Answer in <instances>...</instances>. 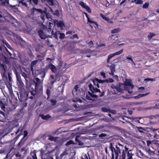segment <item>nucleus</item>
<instances>
[{
    "label": "nucleus",
    "instance_id": "55",
    "mask_svg": "<svg viewBox=\"0 0 159 159\" xmlns=\"http://www.w3.org/2000/svg\"><path fill=\"white\" fill-rule=\"evenodd\" d=\"M126 152L124 150H123L122 154V159H125V157Z\"/></svg>",
    "mask_w": 159,
    "mask_h": 159
},
{
    "label": "nucleus",
    "instance_id": "25",
    "mask_svg": "<svg viewBox=\"0 0 159 159\" xmlns=\"http://www.w3.org/2000/svg\"><path fill=\"white\" fill-rule=\"evenodd\" d=\"M43 13L45 14L46 17L48 18H51V16L47 12V9L45 8V10L43 11Z\"/></svg>",
    "mask_w": 159,
    "mask_h": 159
},
{
    "label": "nucleus",
    "instance_id": "40",
    "mask_svg": "<svg viewBox=\"0 0 159 159\" xmlns=\"http://www.w3.org/2000/svg\"><path fill=\"white\" fill-rule=\"evenodd\" d=\"M155 35V34H153L152 33H150L148 36V38L149 40H150Z\"/></svg>",
    "mask_w": 159,
    "mask_h": 159
},
{
    "label": "nucleus",
    "instance_id": "13",
    "mask_svg": "<svg viewBox=\"0 0 159 159\" xmlns=\"http://www.w3.org/2000/svg\"><path fill=\"white\" fill-rule=\"evenodd\" d=\"M116 149L115 150V153L116 155L115 159H118L119 154L120 153V148L118 147V145H116Z\"/></svg>",
    "mask_w": 159,
    "mask_h": 159
},
{
    "label": "nucleus",
    "instance_id": "64",
    "mask_svg": "<svg viewBox=\"0 0 159 159\" xmlns=\"http://www.w3.org/2000/svg\"><path fill=\"white\" fill-rule=\"evenodd\" d=\"M100 74H101V75L103 77V78L105 79V78H106L105 74L104 72H101Z\"/></svg>",
    "mask_w": 159,
    "mask_h": 159
},
{
    "label": "nucleus",
    "instance_id": "3",
    "mask_svg": "<svg viewBox=\"0 0 159 159\" xmlns=\"http://www.w3.org/2000/svg\"><path fill=\"white\" fill-rule=\"evenodd\" d=\"M149 129L152 133L151 136L154 138H159V128H154L152 127L150 128Z\"/></svg>",
    "mask_w": 159,
    "mask_h": 159
},
{
    "label": "nucleus",
    "instance_id": "54",
    "mask_svg": "<svg viewBox=\"0 0 159 159\" xmlns=\"http://www.w3.org/2000/svg\"><path fill=\"white\" fill-rule=\"evenodd\" d=\"M79 4L82 7L84 8L86 6L85 5L84 3L82 1H80L79 2Z\"/></svg>",
    "mask_w": 159,
    "mask_h": 159
},
{
    "label": "nucleus",
    "instance_id": "34",
    "mask_svg": "<svg viewBox=\"0 0 159 159\" xmlns=\"http://www.w3.org/2000/svg\"><path fill=\"white\" fill-rule=\"evenodd\" d=\"M115 66L116 65L114 64H112L110 66V69L111 71H115Z\"/></svg>",
    "mask_w": 159,
    "mask_h": 159
},
{
    "label": "nucleus",
    "instance_id": "7",
    "mask_svg": "<svg viewBox=\"0 0 159 159\" xmlns=\"http://www.w3.org/2000/svg\"><path fill=\"white\" fill-rule=\"evenodd\" d=\"M36 82H35V92L37 93L38 91L39 87L40 84V80L38 78H35Z\"/></svg>",
    "mask_w": 159,
    "mask_h": 159
},
{
    "label": "nucleus",
    "instance_id": "49",
    "mask_svg": "<svg viewBox=\"0 0 159 159\" xmlns=\"http://www.w3.org/2000/svg\"><path fill=\"white\" fill-rule=\"evenodd\" d=\"M75 141L77 143H78V144L79 145H83V142H81L80 140H79V139H77L76 137V138L75 139Z\"/></svg>",
    "mask_w": 159,
    "mask_h": 159
},
{
    "label": "nucleus",
    "instance_id": "44",
    "mask_svg": "<svg viewBox=\"0 0 159 159\" xmlns=\"http://www.w3.org/2000/svg\"><path fill=\"white\" fill-rule=\"evenodd\" d=\"M59 35L60 36L59 38L61 39H64L65 37V34L64 33H61L60 32Z\"/></svg>",
    "mask_w": 159,
    "mask_h": 159
},
{
    "label": "nucleus",
    "instance_id": "37",
    "mask_svg": "<svg viewBox=\"0 0 159 159\" xmlns=\"http://www.w3.org/2000/svg\"><path fill=\"white\" fill-rule=\"evenodd\" d=\"M53 24L51 22H49V27L48 29V32H50L52 31V27L53 26Z\"/></svg>",
    "mask_w": 159,
    "mask_h": 159
},
{
    "label": "nucleus",
    "instance_id": "20",
    "mask_svg": "<svg viewBox=\"0 0 159 159\" xmlns=\"http://www.w3.org/2000/svg\"><path fill=\"white\" fill-rule=\"evenodd\" d=\"M54 31L53 30H52L51 32L52 34L53 35V37L57 39H58V36L59 35L60 31H56L54 34Z\"/></svg>",
    "mask_w": 159,
    "mask_h": 159
},
{
    "label": "nucleus",
    "instance_id": "51",
    "mask_svg": "<svg viewBox=\"0 0 159 159\" xmlns=\"http://www.w3.org/2000/svg\"><path fill=\"white\" fill-rule=\"evenodd\" d=\"M46 93L47 95H48L47 98H48L49 97L51 94V91L49 89H47Z\"/></svg>",
    "mask_w": 159,
    "mask_h": 159
},
{
    "label": "nucleus",
    "instance_id": "10",
    "mask_svg": "<svg viewBox=\"0 0 159 159\" xmlns=\"http://www.w3.org/2000/svg\"><path fill=\"white\" fill-rule=\"evenodd\" d=\"M83 13L85 15L86 18H87V21L88 22L90 23L94 24L95 25L97 26H98V24L96 22L93 21L91 20L89 17V16L88 15L87 13L84 12H83Z\"/></svg>",
    "mask_w": 159,
    "mask_h": 159
},
{
    "label": "nucleus",
    "instance_id": "43",
    "mask_svg": "<svg viewBox=\"0 0 159 159\" xmlns=\"http://www.w3.org/2000/svg\"><path fill=\"white\" fill-rule=\"evenodd\" d=\"M105 81L107 83H111L114 82V80L110 78L108 79H105Z\"/></svg>",
    "mask_w": 159,
    "mask_h": 159
},
{
    "label": "nucleus",
    "instance_id": "23",
    "mask_svg": "<svg viewBox=\"0 0 159 159\" xmlns=\"http://www.w3.org/2000/svg\"><path fill=\"white\" fill-rule=\"evenodd\" d=\"M101 110L102 111L104 112H108L110 113H112V110H111L110 109L107 108L106 107H102V108Z\"/></svg>",
    "mask_w": 159,
    "mask_h": 159
},
{
    "label": "nucleus",
    "instance_id": "61",
    "mask_svg": "<svg viewBox=\"0 0 159 159\" xmlns=\"http://www.w3.org/2000/svg\"><path fill=\"white\" fill-rule=\"evenodd\" d=\"M24 137L23 138H22L23 139L27 135V134H28V132H27V131L26 130L24 131Z\"/></svg>",
    "mask_w": 159,
    "mask_h": 159
},
{
    "label": "nucleus",
    "instance_id": "15",
    "mask_svg": "<svg viewBox=\"0 0 159 159\" xmlns=\"http://www.w3.org/2000/svg\"><path fill=\"white\" fill-rule=\"evenodd\" d=\"M121 85H123V84H121L120 83H118L116 85L115 89L118 92H121L122 90V89L120 88Z\"/></svg>",
    "mask_w": 159,
    "mask_h": 159
},
{
    "label": "nucleus",
    "instance_id": "38",
    "mask_svg": "<svg viewBox=\"0 0 159 159\" xmlns=\"http://www.w3.org/2000/svg\"><path fill=\"white\" fill-rule=\"evenodd\" d=\"M109 146L111 152L115 151V148L113 147L112 143H110Z\"/></svg>",
    "mask_w": 159,
    "mask_h": 159
},
{
    "label": "nucleus",
    "instance_id": "32",
    "mask_svg": "<svg viewBox=\"0 0 159 159\" xmlns=\"http://www.w3.org/2000/svg\"><path fill=\"white\" fill-rule=\"evenodd\" d=\"M95 80H96L98 82V84H102L103 83L106 82L105 81V79L103 80H102L100 79H98L97 78H95Z\"/></svg>",
    "mask_w": 159,
    "mask_h": 159
},
{
    "label": "nucleus",
    "instance_id": "26",
    "mask_svg": "<svg viewBox=\"0 0 159 159\" xmlns=\"http://www.w3.org/2000/svg\"><path fill=\"white\" fill-rule=\"evenodd\" d=\"M0 107H1L2 110L5 111V105L1 99L0 100Z\"/></svg>",
    "mask_w": 159,
    "mask_h": 159
},
{
    "label": "nucleus",
    "instance_id": "45",
    "mask_svg": "<svg viewBox=\"0 0 159 159\" xmlns=\"http://www.w3.org/2000/svg\"><path fill=\"white\" fill-rule=\"evenodd\" d=\"M123 52V49H122L119 51H118L114 53V56L117 55L121 54Z\"/></svg>",
    "mask_w": 159,
    "mask_h": 159
},
{
    "label": "nucleus",
    "instance_id": "63",
    "mask_svg": "<svg viewBox=\"0 0 159 159\" xmlns=\"http://www.w3.org/2000/svg\"><path fill=\"white\" fill-rule=\"evenodd\" d=\"M0 114L2 115L4 118H5L6 116V114L4 112L0 111Z\"/></svg>",
    "mask_w": 159,
    "mask_h": 159
},
{
    "label": "nucleus",
    "instance_id": "50",
    "mask_svg": "<svg viewBox=\"0 0 159 159\" xmlns=\"http://www.w3.org/2000/svg\"><path fill=\"white\" fill-rule=\"evenodd\" d=\"M42 72L43 73V74L41 76V78L43 80L44 78L45 77L46 75V72L45 70V69H43V70L42 71Z\"/></svg>",
    "mask_w": 159,
    "mask_h": 159
},
{
    "label": "nucleus",
    "instance_id": "21",
    "mask_svg": "<svg viewBox=\"0 0 159 159\" xmlns=\"http://www.w3.org/2000/svg\"><path fill=\"white\" fill-rule=\"evenodd\" d=\"M131 3H135L136 4H142L143 3V0H132L130 1Z\"/></svg>",
    "mask_w": 159,
    "mask_h": 159
},
{
    "label": "nucleus",
    "instance_id": "24",
    "mask_svg": "<svg viewBox=\"0 0 159 159\" xmlns=\"http://www.w3.org/2000/svg\"><path fill=\"white\" fill-rule=\"evenodd\" d=\"M27 2L30 4H32V2L35 5H37L38 3L39 0H27Z\"/></svg>",
    "mask_w": 159,
    "mask_h": 159
},
{
    "label": "nucleus",
    "instance_id": "39",
    "mask_svg": "<svg viewBox=\"0 0 159 159\" xmlns=\"http://www.w3.org/2000/svg\"><path fill=\"white\" fill-rule=\"evenodd\" d=\"M74 142L72 140H70L68 141L66 144L65 145L66 146H67L71 144H74Z\"/></svg>",
    "mask_w": 159,
    "mask_h": 159
},
{
    "label": "nucleus",
    "instance_id": "6",
    "mask_svg": "<svg viewBox=\"0 0 159 159\" xmlns=\"http://www.w3.org/2000/svg\"><path fill=\"white\" fill-rule=\"evenodd\" d=\"M49 153H45L44 151L41 152V155L42 159H53V157L51 156H48Z\"/></svg>",
    "mask_w": 159,
    "mask_h": 159
},
{
    "label": "nucleus",
    "instance_id": "59",
    "mask_svg": "<svg viewBox=\"0 0 159 159\" xmlns=\"http://www.w3.org/2000/svg\"><path fill=\"white\" fill-rule=\"evenodd\" d=\"M45 16V15L44 13L41 14L40 16L42 20H43V21L44 20Z\"/></svg>",
    "mask_w": 159,
    "mask_h": 159
},
{
    "label": "nucleus",
    "instance_id": "62",
    "mask_svg": "<svg viewBox=\"0 0 159 159\" xmlns=\"http://www.w3.org/2000/svg\"><path fill=\"white\" fill-rule=\"evenodd\" d=\"M114 56H115L114 53L113 54H111L110 55H109L108 57V59H111L112 57H113Z\"/></svg>",
    "mask_w": 159,
    "mask_h": 159
},
{
    "label": "nucleus",
    "instance_id": "47",
    "mask_svg": "<svg viewBox=\"0 0 159 159\" xmlns=\"http://www.w3.org/2000/svg\"><path fill=\"white\" fill-rule=\"evenodd\" d=\"M50 102L51 103V105L53 106H55L57 102L56 100L52 99L51 100Z\"/></svg>",
    "mask_w": 159,
    "mask_h": 159
},
{
    "label": "nucleus",
    "instance_id": "16",
    "mask_svg": "<svg viewBox=\"0 0 159 159\" xmlns=\"http://www.w3.org/2000/svg\"><path fill=\"white\" fill-rule=\"evenodd\" d=\"M39 116L41 117L44 120H48L50 118L51 116L49 114H47L46 115H44L43 114H40L39 115Z\"/></svg>",
    "mask_w": 159,
    "mask_h": 159
},
{
    "label": "nucleus",
    "instance_id": "33",
    "mask_svg": "<svg viewBox=\"0 0 159 159\" xmlns=\"http://www.w3.org/2000/svg\"><path fill=\"white\" fill-rule=\"evenodd\" d=\"M124 85L125 86H131V89H132L134 88V86L131 85V84L129 81H126L124 82Z\"/></svg>",
    "mask_w": 159,
    "mask_h": 159
},
{
    "label": "nucleus",
    "instance_id": "1",
    "mask_svg": "<svg viewBox=\"0 0 159 159\" xmlns=\"http://www.w3.org/2000/svg\"><path fill=\"white\" fill-rule=\"evenodd\" d=\"M92 81L95 87H94L93 85L91 83L89 84L88 85L89 89L91 91L92 93L88 91V93L89 95L92 98H97L98 96L97 95L94 94V93L97 92L101 93L100 90L98 89L100 88V85L98 82L95 80V79H92Z\"/></svg>",
    "mask_w": 159,
    "mask_h": 159
},
{
    "label": "nucleus",
    "instance_id": "57",
    "mask_svg": "<svg viewBox=\"0 0 159 159\" xmlns=\"http://www.w3.org/2000/svg\"><path fill=\"white\" fill-rule=\"evenodd\" d=\"M3 43H4L6 46H7V47L10 49V48H11L10 45L8 44V43L6 41H3Z\"/></svg>",
    "mask_w": 159,
    "mask_h": 159
},
{
    "label": "nucleus",
    "instance_id": "60",
    "mask_svg": "<svg viewBox=\"0 0 159 159\" xmlns=\"http://www.w3.org/2000/svg\"><path fill=\"white\" fill-rule=\"evenodd\" d=\"M147 145L148 147H149L150 145H152V141L150 140H147Z\"/></svg>",
    "mask_w": 159,
    "mask_h": 159
},
{
    "label": "nucleus",
    "instance_id": "2",
    "mask_svg": "<svg viewBox=\"0 0 159 159\" xmlns=\"http://www.w3.org/2000/svg\"><path fill=\"white\" fill-rule=\"evenodd\" d=\"M15 73L16 77L17 82L18 85V87L21 89L23 88L24 86V85L22 82V80L21 79L20 73L17 72L16 70L15 71Z\"/></svg>",
    "mask_w": 159,
    "mask_h": 159
},
{
    "label": "nucleus",
    "instance_id": "14",
    "mask_svg": "<svg viewBox=\"0 0 159 159\" xmlns=\"http://www.w3.org/2000/svg\"><path fill=\"white\" fill-rule=\"evenodd\" d=\"M57 25L58 27H60L61 30H63L64 27H65V25L63 21H59L57 22Z\"/></svg>",
    "mask_w": 159,
    "mask_h": 159
},
{
    "label": "nucleus",
    "instance_id": "27",
    "mask_svg": "<svg viewBox=\"0 0 159 159\" xmlns=\"http://www.w3.org/2000/svg\"><path fill=\"white\" fill-rule=\"evenodd\" d=\"M120 31V29L119 28H115L112 30L111 31V33L112 34H114L115 33H117Z\"/></svg>",
    "mask_w": 159,
    "mask_h": 159
},
{
    "label": "nucleus",
    "instance_id": "52",
    "mask_svg": "<svg viewBox=\"0 0 159 159\" xmlns=\"http://www.w3.org/2000/svg\"><path fill=\"white\" fill-rule=\"evenodd\" d=\"M84 8L89 13H91V12H92L91 10V9L89 7L86 6Z\"/></svg>",
    "mask_w": 159,
    "mask_h": 159
},
{
    "label": "nucleus",
    "instance_id": "58",
    "mask_svg": "<svg viewBox=\"0 0 159 159\" xmlns=\"http://www.w3.org/2000/svg\"><path fill=\"white\" fill-rule=\"evenodd\" d=\"M23 139H22L20 141V142L18 143V145L19 146H22L23 144H24V142H22V140Z\"/></svg>",
    "mask_w": 159,
    "mask_h": 159
},
{
    "label": "nucleus",
    "instance_id": "48",
    "mask_svg": "<svg viewBox=\"0 0 159 159\" xmlns=\"http://www.w3.org/2000/svg\"><path fill=\"white\" fill-rule=\"evenodd\" d=\"M149 5V3L148 2H145L143 6V8L145 9L147 8Z\"/></svg>",
    "mask_w": 159,
    "mask_h": 159
},
{
    "label": "nucleus",
    "instance_id": "29",
    "mask_svg": "<svg viewBox=\"0 0 159 159\" xmlns=\"http://www.w3.org/2000/svg\"><path fill=\"white\" fill-rule=\"evenodd\" d=\"M146 151L149 155H152L155 154V151H152L150 148H147L146 149Z\"/></svg>",
    "mask_w": 159,
    "mask_h": 159
},
{
    "label": "nucleus",
    "instance_id": "8",
    "mask_svg": "<svg viewBox=\"0 0 159 159\" xmlns=\"http://www.w3.org/2000/svg\"><path fill=\"white\" fill-rule=\"evenodd\" d=\"M39 35L40 38L42 39H45L47 38V36L44 33L43 31L42 30H39L38 31Z\"/></svg>",
    "mask_w": 159,
    "mask_h": 159
},
{
    "label": "nucleus",
    "instance_id": "31",
    "mask_svg": "<svg viewBox=\"0 0 159 159\" xmlns=\"http://www.w3.org/2000/svg\"><path fill=\"white\" fill-rule=\"evenodd\" d=\"M107 135V134L104 133H101L98 135L99 138L101 139H103L104 137H106Z\"/></svg>",
    "mask_w": 159,
    "mask_h": 159
},
{
    "label": "nucleus",
    "instance_id": "9",
    "mask_svg": "<svg viewBox=\"0 0 159 159\" xmlns=\"http://www.w3.org/2000/svg\"><path fill=\"white\" fill-rule=\"evenodd\" d=\"M0 67L1 68V72L2 75L4 76V75L6 72L7 69V66L3 64H0Z\"/></svg>",
    "mask_w": 159,
    "mask_h": 159
},
{
    "label": "nucleus",
    "instance_id": "18",
    "mask_svg": "<svg viewBox=\"0 0 159 159\" xmlns=\"http://www.w3.org/2000/svg\"><path fill=\"white\" fill-rule=\"evenodd\" d=\"M36 152V151L35 150H34L32 152H30V156L31 157L32 159H37Z\"/></svg>",
    "mask_w": 159,
    "mask_h": 159
},
{
    "label": "nucleus",
    "instance_id": "19",
    "mask_svg": "<svg viewBox=\"0 0 159 159\" xmlns=\"http://www.w3.org/2000/svg\"><path fill=\"white\" fill-rule=\"evenodd\" d=\"M48 136L49 137L48 139L49 140L55 142H56L57 141V139L59 138L58 137H55L51 135H49Z\"/></svg>",
    "mask_w": 159,
    "mask_h": 159
},
{
    "label": "nucleus",
    "instance_id": "35",
    "mask_svg": "<svg viewBox=\"0 0 159 159\" xmlns=\"http://www.w3.org/2000/svg\"><path fill=\"white\" fill-rule=\"evenodd\" d=\"M7 88H8V90L9 92V93L10 95H12V94L13 93V92L12 91V87L11 85H10L9 86H8V85H7Z\"/></svg>",
    "mask_w": 159,
    "mask_h": 159
},
{
    "label": "nucleus",
    "instance_id": "30",
    "mask_svg": "<svg viewBox=\"0 0 159 159\" xmlns=\"http://www.w3.org/2000/svg\"><path fill=\"white\" fill-rule=\"evenodd\" d=\"M136 128H137V130H138L139 132L140 133H143V130H145L144 128L141 127L136 126Z\"/></svg>",
    "mask_w": 159,
    "mask_h": 159
},
{
    "label": "nucleus",
    "instance_id": "28",
    "mask_svg": "<svg viewBox=\"0 0 159 159\" xmlns=\"http://www.w3.org/2000/svg\"><path fill=\"white\" fill-rule=\"evenodd\" d=\"M49 8L50 9L52 12V13H53L54 15H55L57 16H58L59 15V12L58 10H56L54 11V12H53V11L52 10V9L50 7H49Z\"/></svg>",
    "mask_w": 159,
    "mask_h": 159
},
{
    "label": "nucleus",
    "instance_id": "42",
    "mask_svg": "<svg viewBox=\"0 0 159 159\" xmlns=\"http://www.w3.org/2000/svg\"><path fill=\"white\" fill-rule=\"evenodd\" d=\"M79 88V85H75L73 89L72 90V92H76L77 91L78 89Z\"/></svg>",
    "mask_w": 159,
    "mask_h": 159
},
{
    "label": "nucleus",
    "instance_id": "4",
    "mask_svg": "<svg viewBox=\"0 0 159 159\" xmlns=\"http://www.w3.org/2000/svg\"><path fill=\"white\" fill-rule=\"evenodd\" d=\"M36 95L34 91L28 92L26 94V100H28V99H33L35 98Z\"/></svg>",
    "mask_w": 159,
    "mask_h": 159
},
{
    "label": "nucleus",
    "instance_id": "5",
    "mask_svg": "<svg viewBox=\"0 0 159 159\" xmlns=\"http://www.w3.org/2000/svg\"><path fill=\"white\" fill-rule=\"evenodd\" d=\"M29 148L27 146L23 147L20 150V152L22 153V158L24 157L26 154L27 153V152Z\"/></svg>",
    "mask_w": 159,
    "mask_h": 159
},
{
    "label": "nucleus",
    "instance_id": "46",
    "mask_svg": "<svg viewBox=\"0 0 159 159\" xmlns=\"http://www.w3.org/2000/svg\"><path fill=\"white\" fill-rule=\"evenodd\" d=\"M47 2L50 6H52L54 5L53 0H48V1H47Z\"/></svg>",
    "mask_w": 159,
    "mask_h": 159
},
{
    "label": "nucleus",
    "instance_id": "17",
    "mask_svg": "<svg viewBox=\"0 0 159 159\" xmlns=\"http://www.w3.org/2000/svg\"><path fill=\"white\" fill-rule=\"evenodd\" d=\"M149 93H150L149 92V93H146L144 94H139L138 95H137V96L134 97V98L135 99H138L140 98L141 97L147 96L148 95Z\"/></svg>",
    "mask_w": 159,
    "mask_h": 159
},
{
    "label": "nucleus",
    "instance_id": "12",
    "mask_svg": "<svg viewBox=\"0 0 159 159\" xmlns=\"http://www.w3.org/2000/svg\"><path fill=\"white\" fill-rule=\"evenodd\" d=\"M47 67L48 68L50 69L53 72L55 73L57 71V68L52 63L49 64Z\"/></svg>",
    "mask_w": 159,
    "mask_h": 159
},
{
    "label": "nucleus",
    "instance_id": "36",
    "mask_svg": "<svg viewBox=\"0 0 159 159\" xmlns=\"http://www.w3.org/2000/svg\"><path fill=\"white\" fill-rule=\"evenodd\" d=\"M38 60H36L32 61L31 63L30 66H34L36 65L38 62Z\"/></svg>",
    "mask_w": 159,
    "mask_h": 159
},
{
    "label": "nucleus",
    "instance_id": "41",
    "mask_svg": "<svg viewBox=\"0 0 159 159\" xmlns=\"http://www.w3.org/2000/svg\"><path fill=\"white\" fill-rule=\"evenodd\" d=\"M20 73L24 77L25 79L26 80V79L28 78L27 74L26 73H25V72H22L21 70V71Z\"/></svg>",
    "mask_w": 159,
    "mask_h": 159
},
{
    "label": "nucleus",
    "instance_id": "53",
    "mask_svg": "<svg viewBox=\"0 0 159 159\" xmlns=\"http://www.w3.org/2000/svg\"><path fill=\"white\" fill-rule=\"evenodd\" d=\"M75 38H77V39H79V37L77 34H75L70 37V39H74Z\"/></svg>",
    "mask_w": 159,
    "mask_h": 159
},
{
    "label": "nucleus",
    "instance_id": "11",
    "mask_svg": "<svg viewBox=\"0 0 159 159\" xmlns=\"http://www.w3.org/2000/svg\"><path fill=\"white\" fill-rule=\"evenodd\" d=\"M100 15L103 19L106 21L108 23L110 24L113 23V21L111 20L109 17H106L102 13H100Z\"/></svg>",
    "mask_w": 159,
    "mask_h": 159
},
{
    "label": "nucleus",
    "instance_id": "56",
    "mask_svg": "<svg viewBox=\"0 0 159 159\" xmlns=\"http://www.w3.org/2000/svg\"><path fill=\"white\" fill-rule=\"evenodd\" d=\"M57 81V79H54L53 80H50V82L49 83V84L51 86H53V85L54 83L56 82Z\"/></svg>",
    "mask_w": 159,
    "mask_h": 159
},
{
    "label": "nucleus",
    "instance_id": "22",
    "mask_svg": "<svg viewBox=\"0 0 159 159\" xmlns=\"http://www.w3.org/2000/svg\"><path fill=\"white\" fill-rule=\"evenodd\" d=\"M152 143H153V146L155 145L156 148L158 149L159 147V141L157 140H153L152 141Z\"/></svg>",
    "mask_w": 159,
    "mask_h": 159
}]
</instances>
